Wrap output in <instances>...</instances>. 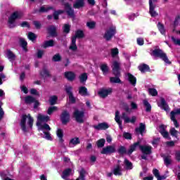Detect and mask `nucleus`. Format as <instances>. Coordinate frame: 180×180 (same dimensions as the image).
<instances>
[{
	"instance_id": "f257e3e1",
	"label": "nucleus",
	"mask_w": 180,
	"mask_h": 180,
	"mask_svg": "<svg viewBox=\"0 0 180 180\" xmlns=\"http://www.w3.org/2000/svg\"><path fill=\"white\" fill-rule=\"evenodd\" d=\"M33 123H34V119H33V117L30 114H23L20 122L21 130L24 133H27V129H33Z\"/></svg>"
},
{
	"instance_id": "f03ea898",
	"label": "nucleus",
	"mask_w": 180,
	"mask_h": 180,
	"mask_svg": "<svg viewBox=\"0 0 180 180\" xmlns=\"http://www.w3.org/2000/svg\"><path fill=\"white\" fill-rule=\"evenodd\" d=\"M85 37V33L82 30H77L75 31V35L71 38V44L69 46V49L72 51H77L78 46H77V39H84Z\"/></svg>"
},
{
	"instance_id": "7ed1b4c3",
	"label": "nucleus",
	"mask_w": 180,
	"mask_h": 180,
	"mask_svg": "<svg viewBox=\"0 0 180 180\" xmlns=\"http://www.w3.org/2000/svg\"><path fill=\"white\" fill-rule=\"evenodd\" d=\"M23 17V13L15 11L13 12L11 16L8 18V23L10 25V29H13L16 25H15V22H16V19H21Z\"/></svg>"
},
{
	"instance_id": "20e7f679",
	"label": "nucleus",
	"mask_w": 180,
	"mask_h": 180,
	"mask_svg": "<svg viewBox=\"0 0 180 180\" xmlns=\"http://www.w3.org/2000/svg\"><path fill=\"white\" fill-rule=\"evenodd\" d=\"M152 54L154 56V57L161 58V60L165 62L166 64H172V62L169 61V59H168V56H167V53H164L162 49H155L152 51Z\"/></svg>"
},
{
	"instance_id": "39448f33",
	"label": "nucleus",
	"mask_w": 180,
	"mask_h": 180,
	"mask_svg": "<svg viewBox=\"0 0 180 180\" xmlns=\"http://www.w3.org/2000/svg\"><path fill=\"white\" fill-rule=\"evenodd\" d=\"M73 117L75 119L77 123L82 124L84 122V117H85V112L75 109L73 112Z\"/></svg>"
},
{
	"instance_id": "423d86ee",
	"label": "nucleus",
	"mask_w": 180,
	"mask_h": 180,
	"mask_svg": "<svg viewBox=\"0 0 180 180\" xmlns=\"http://www.w3.org/2000/svg\"><path fill=\"white\" fill-rule=\"evenodd\" d=\"M115 34H116V28L110 27L108 30L105 31L103 35V39H105L106 41H110Z\"/></svg>"
},
{
	"instance_id": "0eeeda50",
	"label": "nucleus",
	"mask_w": 180,
	"mask_h": 180,
	"mask_svg": "<svg viewBox=\"0 0 180 180\" xmlns=\"http://www.w3.org/2000/svg\"><path fill=\"white\" fill-rule=\"evenodd\" d=\"M116 153V147L115 146H107L101 150V154H104L105 155H110V154H114Z\"/></svg>"
},
{
	"instance_id": "6e6552de",
	"label": "nucleus",
	"mask_w": 180,
	"mask_h": 180,
	"mask_svg": "<svg viewBox=\"0 0 180 180\" xmlns=\"http://www.w3.org/2000/svg\"><path fill=\"white\" fill-rule=\"evenodd\" d=\"M113 92V89L112 88L105 89L102 88L100 89L98 94L101 98L105 99V98H108V95H110Z\"/></svg>"
},
{
	"instance_id": "1a4fd4ad",
	"label": "nucleus",
	"mask_w": 180,
	"mask_h": 180,
	"mask_svg": "<svg viewBox=\"0 0 180 180\" xmlns=\"http://www.w3.org/2000/svg\"><path fill=\"white\" fill-rule=\"evenodd\" d=\"M68 33V24H65L63 27V33L60 37L59 39L60 40L61 43L63 46H67V34Z\"/></svg>"
},
{
	"instance_id": "9d476101",
	"label": "nucleus",
	"mask_w": 180,
	"mask_h": 180,
	"mask_svg": "<svg viewBox=\"0 0 180 180\" xmlns=\"http://www.w3.org/2000/svg\"><path fill=\"white\" fill-rule=\"evenodd\" d=\"M157 6L153 4V0H149V13L152 18H155L158 16V13L155 11V8Z\"/></svg>"
},
{
	"instance_id": "9b49d317",
	"label": "nucleus",
	"mask_w": 180,
	"mask_h": 180,
	"mask_svg": "<svg viewBox=\"0 0 180 180\" xmlns=\"http://www.w3.org/2000/svg\"><path fill=\"white\" fill-rule=\"evenodd\" d=\"M139 148L145 155H150L153 153V147L150 146H139Z\"/></svg>"
},
{
	"instance_id": "f8f14e48",
	"label": "nucleus",
	"mask_w": 180,
	"mask_h": 180,
	"mask_svg": "<svg viewBox=\"0 0 180 180\" xmlns=\"http://www.w3.org/2000/svg\"><path fill=\"white\" fill-rule=\"evenodd\" d=\"M115 77L110 78V82L112 84H122V80L120 79L121 73H112Z\"/></svg>"
},
{
	"instance_id": "ddd939ff",
	"label": "nucleus",
	"mask_w": 180,
	"mask_h": 180,
	"mask_svg": "<svg viewBox=\"0 0 180 180\" xmlns=\"http://www.w3.org/2000/svg\"><path fill=\"white\" fill-rule=\"evenodd\" d=\"M158 106L165 112H168L169 110V105H168V103H167L165 98L162 97L160 98V103L158 104Z\"/></svg>"
},
{
	"instance_id": "4468645a",
	"label": "nucleus",
	"mask_w": 180,
	"mask_h": 180,
	"mask_svg": "<svg viewBox=\"0 0 180 180\" xmlns=\"http://www.w3.org/2000/svg\"><path fill=\"white\" fill-rule=\"evenodd\" d=\"M144 131H146V124L143 123L139 124V127L135 128V133L137 136H143L144 134Z\"/></svg>"
},
{
	"instance_id": "2eb2a0df",
	"label": "nucleus",
	"mask_w": 180,
	"mask_h": 180,
	"mask_svg": "<svg viewBox=\"0 0 180 180\" xmlns=\"http://www.w3.org/2000/svg\"><path fill=\"white\" fill-rule=\"evenodd\" d=\"M47 31L51 37H57L58 34L57 33V27L54 25H51L47 28Z\"/></svg>"
},
{
	"instance_id": "dca6fc26",
	"label": "nucleus",
	"mask_w": 180,
	"mask_h": 180,
	"mask_svg": "<svg viewBox=\"0 0 180 180\" xmlns=\"http://www.w3.org/2000/svg\"><path fill=\"white\" fill-rule=\"evenodd\" d=\"M39 75L42 78H46V77H51V74H50V71L49 69H47V67L44 66L42 68V70H40Z\"/></svg>"
},
{
	"instance_id": "f3484780",
	"label": "nucleus",
	"mask_w": 180,
	"mask_h": 180,
	"mask_svg": "<svg viewBox=\"0 0 180 180\" xmlns=\"http://www.w3.org/2000/svg\"><path fill=\"white\" fill-rule=\"evenodd\" d=\"M85 6V1L84 0H75L73 4L74 9H81Z\"/></svg>"
},
{
	"instance_id": "a211bd4d",
	"label": "nucleus",
	"mask_w": 180,
	"mask_h": 180,
	"mask_svg": "<svg viewBox=\"0 0 180 180\" xmlns=\"http://www.w3.org/2000/svg\"><path fill=\"white\" fill-rule=\"evenodd\" d=\"M127 77L128 78L129 82L132 85V86H136V84H137V78L134 77L131 73L128 72L127 74Z\"/></svg>"
},
{
	"instance_id": "6ab92c4d",
	"label": "nucleus",
	"mask_w": 180,
	"mask_h": 180,
	"mask_svg": "<svg viewBox=\"0 0 180 180\" xmlns=\"http://www.w3.org/2000/svg\"><path fill=\"white\" fill-rule=\"evenodd\" d=\"M72 87L68 86V98H69V102L72 105H75V103H77V98L74 96V94H72V91H70Z\"/></svg>"
},
{
	"instance_id": "aec40b11",
	"label": "nucleus",
	"mask_w": 180,
	"mask_h": 180,
	"mask_svg": "<svg viewBox=\"0 0 180 180\" xmlns=\"http://www.w3.org/2000/svg\"><path fill=\"white\" fill-rule=\"evenodd\" d=\"M94 129L96 130H106L109 129V124H108L106 122H101L97 125H94Z\"/></svg>"
},
{
	"instance_id": "412c9836",
	"label": "nucleus",
	"mask_w": 180,
	"mask_h": 180,
	"mask_svg": "<svg viewBox=\"0 0 180 180\" xmlns=\"http://www.w3.org/2000/svg\"><path fill=\"white\" fill-rule=\"evenodd\" d=\"M140 146H141L140 145V141H137L134 144L131 145L129 146V149L128 150L127 155H131V154H133V152L136 151L137 147H140Z\"/></svg>"
},
{
	"instance_id": "4be33fe9",
	"label": "nucleus",
	"mask_w": 180,
	"mask_h": 180,
	"mask_svg": "<svg viewBox=\"0 0 180 180\" xmlns=\"http://www.w3.org/2000/svg\"><path fill=\"white\" fill-rule=\"evenodd\" d=\"M112 74H121L120 63L116 60L112 63Z\"/></svg>"
},
{
	"instance_id": "5701e85b",
	"label": "nucleus",
	"mask_w": 180,
	"mask_h": 180,
	"mask_svg": "<svg viewBox=\"0 0 180 180\" xmlns=\"http://www.w3.org/2000/svg\"><path fill=\"white\" fill-rule=\"evenodd\" d=\"M138 69L142 73H144V72H151V70L150 69V66H148V65L145 64V63H143V64L140 65L138 67Z\"/></svg>"
},
{
	"instance_id": "b1692460",
	"label": "nucleus",
	"mask_w": 180,
	"mask_h": 180,
	"mask_svg": "<svg viewBox=\"0 0 180 180\" xmlns=\"http://www.w3.org/2000/svg\"><path fill=\"white\" fill-rule=\"evenodd\" d=\"M60 120L62 124H67L68 123V112L65 110L60 115Z\"/></svg>"
},
{
	"instance_id": "393cba45",
	"label": "nucleus",
	"mask_w": 180,
	"mask_h": 180,
	"mask_svg": "<svg viewBox=\"0 0 180 180\" xmlns=\"http://www.w3.org/2000/svg\"><path fill=\"white\" fill-rule=\"evenodd\" d=\"M56 136L59 139L60 144H63V143H64V139H63V137H64V131L58 128L56 131Z\"/></svg>"
},
{
	"instance_id": "a878e982",
	"label": "nucleus",
	"mask_w": 180,
	"mask_h": 180,
	"mask_svg": "<svg viewBox=\"0 0 180 180\" xmlns=\"http://www.w3.org/2000/svg\"><path fill=\"white\" fill-rule=\"evenodd\" d=\"M54 46V40L51 39L48 41H45L42 45H41V49H47L49 47H53Z\"/></svg>"
},
{
	"instance_id": "bb28decb",
	"label": "nucleus",
	"mask_w": 180,
	"mask_h": 180,
	"mask_svg": "<svg viewBox=\"0 0 180 180\" xmlns=\"http://www.w3.org/2000/svg\"><path fill=\"white\" fill-rule=\"evenodd\" d=\"M68 17L70 18L73 21L75 20V11L71 6V4H68Z\"/></svg>"
},
{
	"instance_id": "cd10ccee",
	"label": "nucleus",
	"mask_w": 180,
	"mask_h": 180,
	"mask_svg": "<svg viewBox=\"0 0 180 180\" xmlns=\"http://www.w3.org/2000/svg\"><path fill=\"white\" fill-rule=\"evenodd\" d=\"M19 41L20 47H22V50H24L25 52H27V41H26L24 38H20Z\"/></svg>"
},
{
	"instance_id": "c85d7f7f",
	"label": "nucleus",
	"mask_w": 180,
	"mask_h": 180,
	"mask_svg": "<svg viewBox=\"0 0 180 180\" xmlns=\"http://www.w3.org/2000/svg\"><path fill=\"white\" fill-rule=\"evenodd\" d=\"M100 69L101 70L103 75H108L109 74V66H108V64H102L100 65Z\"/></svg>"
},
{
	"instance_id": "c756f323",
	"label": "nucleus",
	"mask_w": 180,
	"mask_h": 180,
	"mask_svg": "<svg viewBox=\"0 0 180 180\" xmlns=\"http://www.w3.org/2000/svg\"><path fill=\"white\" fill-rule=\"evenodd\" d=\"M124 164L127 170L130 171L131 169H133V163L127 160V158L124 159Z\"/></svg>"
},
{
	"instance_id": "7c9ffc66",
	"label": "nucleus",
	"mask_w": 180,
	"mask_h": 180,
	"mask_svg": "<svg viewBox=\"0 0 180 180\" xmlns=\"http://www.w3.org/2000/svg\"><path fill=\"white\" fill-rule=\"evenodd\" d=\"M81 141L79 140V138L75 137L72 139H70L69 142V146L71 147V146H78V144H80Z\"/></svg>"
},
{
	"instance_id": "2f4dec72",
	"label": "nucleus",
	"mask_w": 180,
	"mask_h": 180,
	"mask_svg": "<svg viewBox=\"0 0 180 180\" xmlns=\"http://www.w3.org/2000/svg\"><path fill=\"white\" fill-rule=\"evenodd\" d=\"M117 153L120 155H124V154H127L128 150L124 146H120L117 149Z\"/></svg>"
},
{
	"instance_id": "473e14b6",
	"label": "nucleus",
	"mask_w": 180,
	"mask_h": 180,
	"mask_svg": "<svg viewBox=\"0 0 180 180\" xmlns=\"http://www.w3.org/2000/svg\"><path fill=\"white\" fill-rule=\"evenodd\" d=\"M157 27L159 32L161 33V34L165 35L166 31L165 26H164V24L159 22H158Z\"/></svg>"
},
{
	"instance_id": "72a5a7b5",
	"label": "nucleus",
	"mask_w": 180,
	"mask_h": 180,
	"mask_svg": "<svg viewBox=\"0 0 180 180\" xmlns=\"http://www.w3.org/2000/svg\"><path fill=\"white\" fill-rule=\"evenodd\" d=\"M79 94L82 96H86L88 95V89L85 86H80L79 88Z\"/></svg>"
},
{
	"instance_id": "f704fd0d",
	"label": "nucleus",
	"mask_w": 180,
	"mask_h": 180,
	"mask_svg": "<svg viewBox=\"0 0 180 180\" xmlns=\"http://www.w3.org/2000/svg\"><path fill=\"white\" fill-rule=\"evenodd\" d=\"M162 157H163L165 165H166V167H169V165H171V164H172V160H171V155L162 156Z\"/></svg>"
},
{
	"instance_id": "c9c22d12",
	"label": "nucleus",
	"mask_w": 180,
	"mask_h": 180,
	"mask_svg": "<svg viewBox=\"0 0 180 180\" xmlns=\"http://www.w3.org/2000/svg\"><path fill=\"white\" fill-rule=\"evenodd\" d=\"M121 168L122 167H120V165H117L116 167L113 170L114 175H115V176L118 175V176H121V175H122Z\"/></svg>"
},
{
	"instance_id": "e433bc0d",
	"label": "nucleus",
	"mask_w": 180,
	"mask_h": 180,
	"mask_svg": "<svg viewBox=\"0 0 180 180\" xmlns=\"http://www.w3.org/2000/svg\"><path fill=\"white\" fill-rule=\"evenodd\" d=\"M35 99L36 98L32 96H27L25 98V103L27 105H30L31 103H33L34 102Z\"/></svg>"
},
{
	"instance_id": "4c0bfd02",
	"label": "nucleus",
	"mask_w": 180,
	"mask_h": 180,
	"mask_svg": "<svg viewBox=\"0 0 180 180\" xmlns=\"http://www.w3.org/2000/svg\"><path fill=\"white\" fill-rule=\"evenodd\" d=\"M79 79L81 84H85L86 80L88 79V75L86 73H82L81 75L79 76Z\"/></svg>"
},
{
	"instance_id": "58836bf2",
	"label": "nucleus",
	"mask_w": 180,
	"mask_h": 180,
	"mask_svg": "<svg viewBox=\"0 0 180 180\" xmlns=\"http://www.w3.org/2000/svg\"><path fill=\"white\" fill-rule=\"evenodd\" d=\"M105 143H106V140L105 139H101L96 141V146L98 148H103L105 147Z\"/></svg>"
},
{
	"instance_id": "ea45409f",
	"label": "nucleus",
	"mask_w": 180,
	"mask_h": 180,
	"mask_svg": "<svg viewBox=\"0 0 180 180\" xmlns=\"http://www.w3.org/2000/svg\"><path fill=\"white\" fill-rule=\"evenodd\" d=\"M6 56L8 60H15L16 58V55L11 49L7 50Z\"/></svg>"
},
{
	"instance_id": "a19ab883",
	"label": "nucleus",
	"mask_w": 180,
	"mask_h": 180,
	"mask_svg": "<svg viewBox=\"0 0 180 180\" xmlns=\"http://www.w3.org/2000/svg\"><path fill=\"white\" fill-rule=\"evenodd\" d=\"M57 101H58V97L56 95L52 96L49 98V103L51 106H53L57 103Z\"/></svg>"
},
{
	"instance_id": "79ce46f5",
	"label": "nucleus",
	"mask_w": 180,
	"mask_h": 180,
	"mask_svg": "<svg viewBox=\"0 0 180 180\" xmlns=\"http://www.w3.org/2000/svg\"><path fill=\"white\" fill-rule=\"evenodd\" d=\"M149 95L151 96H158V91H157L156 89L154 88H149L148 89Z\"/></svg>"
},
{
	"instance_id": "37998d69",
	"label": "nucleus",
	"mask_w": 180,
	"mask_h": 180,
	"mask_svg": "<svg viewBox=\"0 0 180 180\" xmlns=\"http://www.w3.org/2000/svg\"><path fill=\"white\" fill-rule=\"evenodd\" d=\"M85 174H86L85 169H82L79 171V176L76 180H85Z\"/></svg>"
},
{
	"instance_id": "c03bdc74",
	"label": "nucleus",
	"mask_w": 180,
	"mask_h": 180,
	"mask_svg": "<svg viewBox=\"0 0 180 180\" xmlns=\"http://www.w3.org/2000/svg\"><path fill=\"white\" fill-rule=\"evenodd\" d=\"M38 120L39 122H49V120H50V117H49V115H39L38 116Z\"/></svg>"
},
{
	"instance_id": "a18cd8bd",
	"label": "nucleus",
	"mask_w": 180,
	"mask_h": 180,
	"mask_svg": "<svg viewBox=\"0 0 180 180\" xmlns=\"http://www.w3.org/2000/svg\"><path fill=\"white\" fill-rule=\"evenodd\" d=\"M143 106L146 108V112H151V104L147 100H143Z\"/></svg>"
},
{
	"instance_id": "49530a36",
	"label": "nucleus",
	"mask_w": 180,
	"mask_h": 180,
	"mask_svg": "<svg viewBox=\"0 0 180 180\" xmlns=\"http://www.w3.org/2000/svg\"><path fill=\"white\" fill-rule=\"evenodd\" d=\"M77 77V75L74 73V72L69 71L68 72V81L72 82L75 81V78Z\"/></svg>"
},
{
	"instance_id": "de8ad7c7",
	"label": "nucleus",
	"mask_w": 180,
	"mask_h": 180,
	"mask_svg": "<svg viewBox=\"0 0 180 180\" xmlns=\"http://www.w3.org/2000/svg\"><path fill=\"white\" fill-rule=\"evenodd\" d=\"M61 55H60V53H56L53 56L52 61H53L54 63H60V61H61Z\"/></svg>"
},
{
	"instance_id": "09e8293b",
	"label": "nucleus",
	"mask_w": 180,
	"mask_h": 180,
	"mask_svg": "<svg viewBox=\"0 0 180 180\" xmlns=\"http://www.w3.org/2000/svg\"><path fill=\"white\" fill-rule=\"evenodd\" d=\"M28 39L31 41H34V40H36L37 39V35H36V34H34L32 32H28Z\"/></svg>"
},
{
	"instance_id": "8fccbe9b",
	"label": "nucleus",
	"mask_w": 180,
	"mask_h": 180,
	"mask_svg": "<svg viewBox=\"0 0 180 180\" xmlns=\"http://www.w3.org/2000/svg\"><path fill=\"white\" fill-rule=\"evenodd\" d=\"M57 110H58V108L56 106H51L48 108L47 113L49 115H53Z\"/></svg>"
},
{
	"instance_id": "3c124183",
	"label": "nucleus",
	"mask_w": 180,
	"mask_h": 180,
	"mask_svg": "<svg viewBox=\"0 0 180 180\" xmlns=\"http://www.w3.org/2000/svg\"><path fill=\"white\" fill-rule=\"evenodd\" d=\"M50 9H53V7H48L46 8L44 6H41L39 10V13H46V12H49V11H50Z\"/></svg>"
},
{
	"instance_id": "603ef678",
	"label": "nucleus",
	"mask_w": 180,
	"mask_h": 180,
	"mask_svg": "<svg viewBox=\"0 0 180 180\" xmlns=\"http://www.w3.org/2000/svg\"><path fill=\"white\" fill-rule=\"evenodd\" d=\"M115 122L119 124V126H122V121L120 120V116H119V111L115 112Z\"/></svg>"
},
{
	"instance_id": "864d4df0",
	"label": "nucleus",
	"mask_w": 180,
	"mask_h": 180,
	"mask_svg": "<svg viewBox=\"0 0 180 180\" xmlns=\"http://www.w3.org/2000/svg\"><path fill=\"white\" fill-rule=\"evenodd\" d=\"M86 26L89 27V29H95L96 26V22L95 21H91V22H86Z\"/></svg>"
},
{
	"instance_id": "5fc2aeb1",
	"label": "nucleus",
	"mask_w": 180,
	"mask_h": 180,
	"mask_svg": "<svg viewBox=\"0 0 180 180\" xmlns=\"http://www.w3.org/2000/svg\"><path fill=\"white\" fill-rule=\"evenodd\" d=\"M170 120H172V122H173L174 127L178 129V127H179V124L178 123V120H176V118L173 115H170Z\"/></svg>"
},
{
	"instance_id": "6e6d98bb",
	"label": "nucleus",
	"mask_w": 180,
	"mask_h": 180,
	"mask_svg": "<svg viewBox=\"0 0 180 180\" xmlns=\"http://www.w3.org/2000/svg\"><path fill=\"white\" fill-rule=\"evenodd\" d=\"M169 133L172 137H178V131L174 127L169 129Z\"/></svg>"
},
{
	"instance_id": "4d7b16f0",
	"label": "nucleus",
	"mask_w": 180,
	"mask_h": 180,
	"mask_svg": "<svg viewBox=\"0 0 180 180\" xmlns=\"http://www.w3.org/2000/svg\"><path fill=\"white\" fill-rule=\"evenodd\" d=\"M61 177L63 179H68V168H66L62 173Z\"/></svg>"
},
{
	"instance_id": "13d9d810",
	"label": "nucleus",
	"mask_w": 180,
	"mask_h": 180,
	"mask_svg": "<svg viewBox=\"0 0 180 180\" xmlns=\"http://www.w3.org/2000/svg\"><path fill=\"white\" fill-rule=\"evenodd\" d=\"M136 116H132L131 119L130 120V118H127L125 122L126 123H132L134 124L136 123Z\"/></svg>"
},
{
	"instance_id": "bf43d9fd",
	"label": "nucleus",
	"mask_w": 180,
	"mask_h": 180,
	"mask_svg": "<svg viewBox=\"0 0 180 180\" xmlns=\"http://www.w3.org/2000/svg\"><path fill=\"white\" fill-rule=\"evenodd\" d=\"M123 138L125 139L126 140H131V134L129 132H124L123 133Z\"/></svg>"
},
{
	"instance_id": "052dcab7",
	"label": "nucleus",
	"mask_w": 180,
	"mask_h": 180,
	"mask_svg": "<svg viewBox=\"0 0 180 180\" xmlns=\"http://www.w3.org/2000/svg\"><path fill=\"white\" fill-rule=\"evenodd\" d=\"M41 130H48L49 131H50V130H51L50 125H49V124H47V123H45L43 125H41Z\"/></svg>"
},
{
	"instance_id": "680f3d73",
	"label": "nucleus",
	"mask_w": 180,
	"mask_h": 180,
	"mask_svg": "<svg viewBox=\"0 0 180 180\" xmlns=\"http://www.w3.org/2000/svg\"><path fill=\"white\" fill-rule=\"evenodd\" d=\"M160 134L164 137V139H169V140H171V137H169V134L167 131H160Z\"/></svg>"
},
{
	"instance_id": "e2e57ef3",
	"label": "nucleus",
	"mask_w": 180,
	"mask_h": 180,
	"mask_svg": "<svg viewBox=\"0 0 180 180\" xmlns=\"http://www.w3.org/2000/svg\"><path fill=\"white\" fill-rule=\"evenodd\" d=\"M44 134H45L44 138L46 139V140H49L50 141L53 140V138L51 137V134H50V132L44 131Z\"/></svg>"
},
{
	"instance_id": "0e129e2a",
	"label": "nucleus",
	"mask_w": 180,
	"mask_h": 180,
	"mask_svg": "<svg viewBox=\"0 0 180 180\" xmlns=\"http://www.w3.org/2000/svg\"><path fill=\"white\" fill-rule=\"evenodd\" d=\"M44 54V51L39 49L37 53V58H42Z\"/></svg>"
},
{
	"instance_id": "69168bd1",
	"label": "nucleus",
	"mask_w": 180,
	"mask_h": 180,
	"mask_svg": "<svg viewBox=\"0 0 180 180\" xmlns=\"http://www.w3.org/2000/svg\"><path fill=\"white\" fill-rule=\"evenodd\" d=\"M153 174L154 176H155V178H157V179H158V178L160 177V171L158 169H153Z\"/></svg>"
},
{
	"instance_id": "338daca9",
	"label": "nucleus",
	"mask_w": 180,
	"mask_h": 180,
	"mask_svg": "<svg viewBox=\"0 0 180 180\" xmlns=\"http://www.w3.org/2000/svg\"><path fill=\"white\" fill-rule=\"evenodd\" d=\"M172 41L176 46H180V39H176L174 37H172Z\"/></svg>"
},
{
	"instance_id": "774afa93",
	"label": "nucleus",
	"mask_w": 180,
	"mask_h": 180,
	"mask_svg": "<svg viewBox=\"0 0 180 180\" xmlns=\"http://www.w3.org/2000/svg\"><path fill=\"white\" fill-rule=\"evenodd\" d=\"M175 160H177L178 162H180V151L177 150L175 153Z\"/></svg>"
}]
</instances>
